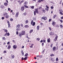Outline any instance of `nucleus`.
<instances>
[{"mask_svg":"<svg viewBox=\"0 0 63 63\" xmlns=\"http://www.w3.org/2000/svg\"><path fill=\"white\" fill-rule=\"evenodd\" d=\"M36 40L37 41H39V40H40V38H38L36 39Z\"/></svg>","mask_w":63,"mask_h":63,"instance_id":"58836bf2","label":"nucleus"},{"mask_svg":"<svg viewBox=\"0 0 63 63\" xmlns=\"http://www.w3.org/2000/svg\"><path fill=\"white\" fill-rule=\"evenodd\" d=\"M60 26V27H61V28H62V25H61Z\"/></svg>","mask_w":63,"mask_h":63,"instance_id":"bf43d9fd","label":"nucleus"},{"mask_svg":"<svg viewBox=\"0 0 63 63\" xmlns=\"http://www.w3.org/2000/svg\"><path fill=\"white\" fill-rule=\"evenodd\" d=\"M21 11H23L24 10V6H22L21 7Z\"/></svg>","mask_w":63,"mask_h":63,"instance_id":"ddd939ff","label":"nucleus"},{"mask_svg":"<svg viewBox=\"0 0 63 63\" xmlns=\"http://www.w3.org/2000/svg\"><path fill=\"white\" fill-rule=\"evenodd\" d=\"M34 8V6H32L31 7V9H33Z\"/></svg>","mask_w":63,"mask_h":63,"instance_id":"473e14b6","label":"nucleus"},{"mask_svg":"<svg viewBox=\"0 0 63 63\" xmlns=\"http://www.w3.org/2000/svg\"><path fill=\"white\" fill-rule=\"evenodd\" d=\"M33 20H32L31 22V24H32V23H33Z\"/></svg>","mask_w":63,"mask_h":63,"instance_id":"4c0bfd02","label":"nucleus"},{"mask_svg":"<svg viewBox=\"0 0 63 63\" xmlns=\"http://www.w3.org/2000/svg\"><path fill=\"white\" fill-rule=\"evenodd\" d=\"M1 19H4V17H2V18H1Z\"/></svg>","mask_w":63,"mask_h":63,"instance_id":"0e129e2a","label":"nucleus"},{"mask_svg":"<svg viewBox=\"0 0 63 63\" xmlns=\"http://www.w3.org/2000/svg\"><path fill=\"white\" fill-rule=\"evenodd\" d=\"M47 19V17H44V20H46V19Z\"/></svg>","mask_w":63,"mask_h":63,"instance_id":"37998d69","label":"nucleus"},{"mask_svg":"<svg viewBox=\"0 0 63 63\" xmlns=\"http://www.w3.org/2000/svg\"><path fill=\"white\" fill-rule=\"evenodd\" d=\"M4 16H5V17L6 18H8L9 17V16L8 15L7 13H6L5 14Z\"/></svg>","mask_w":63,"mask_h":63,"instance_id":"7ed1b4c3","label":"nucleus"},{"mask_svg":"<svg viewBox=\"0 0 63 63\" xmlns=\"http://www.w3.org/2000/svg\"><path fill=\"white\" fill-rule=\"evenodd\" d=\"M2 39L3 40H5L6 39V38H5V37H2Z\"/></svg>","mask_w":63,"mask_h":63,"instance_id":"cd10ccee","label":"nucleus"},{"mask_svg":"<svg viewBox=\"0 0 63 63\" xmlns=\"http://www.w3.org/2000/svg\"><path fill=\"white\" fill-rule=\"evenodd\" d=\"M24 2V0H22L20 2V4L21 3H23Z\"/></svg>","mask_w":63,"mask_h":63,"instance_id":"c756f323","label":"nucleus"},{"mask_svg":"<svg viewBox=\"0 0 63 63\" xmlns=\"http://www.w3.org/2000/svg\"><path fill=\"white\" fill-rule=\"evenodd\" d=\"M33 19L34 20H36V18H35L33 17Z\"/></svg>","mask_w":63,"mask_h":63,"instance_id":"e2e57ef3","label":"nucleus"},{"mask_svg":"<svg viewBox=\"0 0 63 63\" xmlns=\"http://www.w3.org/2000/svg\"><path fill=\"white\" fill-rule=\"evenodd\" d=\"M4 32H8V31L7 30H6V29H5L4 30Z\"/></svg>","mask_w":63,"mask_h":63,"instance_id":"f704fd0d","label":"nucleus"},{"mask_svg":"<svg viewBox=\"0 0 63 63\" xmlns=\"http://www.w3.org/2000/svg\"><path fill=\"white\" fill-rule=\"evenodd\" d=\"M8 3L6 2H5V3H4V5L5 6H8Z\"/></svg>","mask_w":63,"mask_h":63,"instance_id":"a211bd4d","label":"nucleus"},{"mask_svg":"<svg viewBox=\"0 0 63 63\" xmlns=\"http://www.w3.org/2000/svg\"><path fill=\"white\" fill-rule=\"evenodd\" d=\"M62 0H61L60 2V4H61V3H62Z\"/></svg>","mask_w":63,"mask_h":63,"instance_id":"6e6d98bb","label":"nucleus"},{"mask_svg":"<svg viewBox=\"0 0 63 63\" xmlns=\"http://www.w3.org/2000/svg\"><path fill=\"white\" fill-rule=\"evenodd\" d=\"M19 27H20V25L19 24L17 25L16 26V28H17L16 29V31H19L20 30V29L19 28Z\"/></svg>","mask_w":63,"mask_h":63,"instance_id":"f03ea898","label":"nucleus"},{"mask_svg":"<svg viewBox=\"0 0 63 63\" xmlns=\"http://www.w3.org/2000/svg\"><path fill=\"white\" fill-rule=\"evenodd\" d=\"M49 60H51L52 61V62H54V59L52 58H50Z\"/></svg>","mask_w":63,"mask_h":63,"instance_id":"423d86ee","label":"nucleus"},{"mask_svg":"<svg viewBox=\"0 0 63 63\" xmlns=\"http://www.w3.org/2000/svg\"><path fill=\"white\" fill-rule=\"evenodd\" d=\"M58 38V36H56L55 38V39H54V41H56V40H57Z\"/></svg>","mask_w":63,"mask_h":63,"instance_id":"4468645a","label":"nucleus"},{"mask_svg":"<svg viewBox=\"0 0 63 63\" xmlns=\"http://www.w3.org/2000/svg\"><path fill=\"white\" fill-rule=\"evenodd\" d=\"M19 14V13L18 12H17L16 13V16H15L16 17H18V16Z\"/></svg>","mask_w":63,"mask_h":63,"instance_id":"0eeeda50","label":"nucleus"},{"mask_svg":"<svg viewBox=\"0 0 63 63\" xmlns=\"http://www.w3.org/2000/svg\"><path fill=\"white\" fill-rule=\"evenodd\" d=\"M7 22V23L8 24V28H10V27H11V26H10L11 24H10V22H9L8 21Z\"/></svg>","mask_w":63,"mask_h":63,"instance_id":"39448f33","label":"nucleus"},{"mask_svg":"<svg viewBox=\"0 0 63 63\" xmlns=\"http://www.w3.org/2000/svg\"><path fill=\"white\" fill-rule=\"evenodd\" d=\"M27 58H28V57H25L23 59H24V60H26V59H27Z\"/></svg>","mask_w":63,"mask_h":63,"instance_id":"bb28decb","label":"nucleus"},{"mask_svg":"<svg viewBox=\"0 0 63 63\" xmlns=\"http://www.w3.org/2000/svg\"><path fill=\"white\" fill-rule=\"evenodd\" d=\"M21 53L22 54V56H24V52H23L22 50L21 51Z\"/></svg>","mask_w":63,"mask_h":63,"instance_id":"2eb2a0df","label":"nucleus"},{"mask_svg":"<svg viewBox=\"0 0 63 63\" xmlns=\"http://www.w3.org/2000/svg\"><path fill=\"white\" fill-rule=\"evenodd\" d=\"M34 12H35L37 14L38 13V10L37 9H35V11Z\"/></svg>","mask_w":63,"mask_h":63,"instance_id":"aec40b11","label":"nucleus"},{"mask_svg":"<svg viewBox=\"0 0 63 63\" xmlns=\"http://www.w3.org/2000/svg\"><path fill=\"white\" fill-rule=\"evenodd\" d=\"M46 7L47 8V9H49V8L47 6V5H46Z\"/></svg>","mask_w":63,"mask_h":63,"instance_id":"864d4df0","label":"nucleus"},{"mask_svg":"<svg viewBox=\"0 0 63 63\" xmlns=\"http://www.w3.org/2000/svg\"><path fill=\"white\" fill-rule=\"evenodd\" d=\"M51 20V19H49V22H50Z\"/></svg>","mask_w":63,"mask_h":63,"instance_id":"13d9d810","label":"nucleus"},{"mask_svg":"<svg viewBox=\"0 0 63 63\" xmlns=\"http://www.w3.org/2000/svg\"><path fill=\"white\" fill-rule=\"evenodd\" d=\"M45 9L47 11H48V9H47V8H46Z\"/></svg>","mask_w":63,"mask_h":63,"instance_id":"4d7b16f0","label":"nucleus"},{"mask_svg":"<svg viewBox=\"0 0 63 63\" xmlns=\"http://www.w3.org/2000/svg\"><path fill=\"white\" fill-rule=\"evenodd\" d=\"M0 8H2V9H3V8H4V6L3 5H1L0 6Z\"/></svg>","mask_w":63,"mask_h":63,"instance_id":"c85d7f7f","label":"nucleus"},{"mask_svg":"<svg viewBox=\"0 0 63 63\" xmlns=\"http://www.w3.org/2000/svg\"><path fill=\"white\" fill-rule=\"evenodd\" d=\"M16 34L17 35H18V32H16Z\"/></svg>","mask_w":63,"mask_h":63,"instance_id":"680f3d73","label":"nucleus"},{"mask_svg":"<svg viewBox=\"0 0 63 63\" xmlns=\"http://www.w3.org/2000/svg\"><path fill=\"white\" fill-rule=\"evenodd\" d=\"M37 30H39V29L40 28V27L39 26H37Z\"/></svg>","mask_w":63,"mask_h":63,"instance_id":"b1692460","label":"nucleus"},{"mask_svg":"<svg viewBox=\"0 0 63 63\" xmlns=\"http://www.w3.org/2000/svg\"><path fill=\"white\" fill-rule=\"evenodd\" d=\"M26 38H27L28 39H29V37H28V34H27V36H26Z\"/></svg>","mask_w":63,"mask_h":63,"instance_id":"3c124183","label":"nucleus"},{"mask_svg":"<svg viewBox=\"0 0 63 63\" xmlns=\"http://www.w3.org/2000/svg\"><path fill=\"white\" fill-rule=\"evenodd\" d=\"M28 55V53H26L24 55V56H27Z\"/></svg>","mask_w":63,"mask_h":63,"instance_id":"393cba45","label":"nucleus"},{"mask_svg":"<svg viewBox=\"0 0 63 63\" xmlns=\"http://www.w3.org/2000/svg\"><path fill=\"white\" fill-rule=\"evenodd\" d=\"M24 27L25 28H28L29 27V26L27 25H25V26Z\"/></svg>","mask_w":63,"mask_h":63,"instance_id":"4be33fe9","label":"nucleus"},{"mask_svg":"<svg viewBox=\"0 0 63 63\" xmlns=\"http://www.w3.org/2000/svg\"><path fill=\"white\" fill-rule=\"evenodd\" d=\"M7 36H9V35H10V34L9 33H7Z\"/></svg>","mask_w":63,"mask_h":63,"instance_id":"c03bdc74","label":"nucleus"},{"mask_svg":"<svg viewBox=\"0 0 63 63\" xmlns=\"http://www.w3.org/2000/svg\"><path fill=\"white\" fill-rule=\"evenodd\" d=\"M24 7H25V8H28V6H27L26 5H24Z\"/></svg>","mask_w":63,"mask_h":63,"instance_id":"a878e982","label":"nucleus"},{"mask_svg":"<svg viewBox=\"0 0 63 63\" xmlns=\"http://www.w3.org/2000/svg\"><path fill=\"white\" fill-rule=\"evenodd\" d=\"M13 47L14 49H16L17 47V46L16 45H14Z\"/></svg>","mask_w":63,"mask_h":63,"instance_id":"6e6552de","label":"nucleus"},{"mask_svg":"<svg viewBox=\"0 0 63 63\" xmlns=\"http://www.w3.org/2000/svg\"><path fill=\"white\" fill-rule=\"evenodd\" d=\"M12 15H15V13L14 12H13L12 13Z\"/></svg>","mask_w":63,"mask_h":63,"instance_id":"338daca9","label":"nucleus"},{"mask_svg":"<svg viewBox=\"0 0 63 63\" xmlns=\"http://www.w3.org/2000/svg\"><path fill=\"white\" fill-rule=\"evenodd\" d=\"M56 27H59V26L58 25H56Z\"/></svg>","mask_w":63,"mask_h":63,"instance_id":"a19ab883","label":"nucleus"},{"mask_svg":"<svg viewBox=\"0 0 63 63\" xmlns=\"http://www.w3.org/2000/svg\"><path fill=\"white\" fill-rule=\"evenodd\" d=\"M4 53H6L7 52L6 51H4L3 52Z\"/></svg>","mask_w":63,"mask_h":63,"instance_id":"de8ad7c7","label":"nucleus"},{"mask_svg":"<svg viewBox=\"0 0 63 63\" xmlns=\"http://www.w3.org/2000/svg\"><path fill=\"white\" fill-rule=\"evenodd\" d=\"M56 61H58V58H57L56 59Z\"/></svg>","mask_w":63,"mask_h":63,"instance_id":"72a5a7b5","label":"nucleus"},{"mask_svg":"<svg viewBox=\"0 0 63 63\" xmlns=\"http://www.w3.org/2000/svg\"><path fill=\"white\" fill-rule=\"evenodd\" d=\"M34 16H35L36 15V12L34 11Z\"/></svg>","mask_w":63,"mask_h":63,"instance_id":"e433bc0d","label":"nucleus"},{"mask_svg":"<svg viewBox=\"0 0 63 63\" xmlns=\"http://www.w3.org/2000/svg\"><path fill=\"white\" fill-rule=\"evenodd\" d=\"M26 23H27L28 22V20H27L25 22Z\"/></svg>","mask_w":63,"mask_h":63,"instance_id":"ea45409f","label":"nucleus"},{"mask_svg":"<svg viewBox=\"0 0 63 63\" xmlns=\"http://www.w3.org/2000/svg\"><path fill=\"white\" fill-rule=\"evenodd\" d=\"M61 19H63V16H62L61 17Z\"/></svg>","mask_w":63,"mask_h":63,"instance_id":"774afa93","label":"nucleus"},{"mask_svg":"<svg viewBox=\"0 0 63 63\" xmlns=\"http://www.w3.org/2000/svg\"><path fill=\"white\" fill-rule=\"evenodd\" d=\"M35 25V22H33V23L32 25V26H34Z\"/></svg>","mask_w":63,"mask_h":63,"instance_id":"7c9ffc66","label":"nucleus"},{"mask_svg":"<svg viewBox=\"0 0 63 63\" xmlns=\"http://www.w3.org/2000/svg\"><path fill=\"white\" fill-rule=\"evenodd\" d=\"M42 11L43 12H44V13H45V10L44 9H43L42 10Z\"/></svg>","mask_w":63,"mask_h":63,"instance_id":"5fc2aeb1","label":"nucleus"},{"mask_svg":"<svg viewBox=\"0 0 63 63\" xmlns=\"http://www.w3.org/2000/svg\"><path fill=\"white\" fill-rule=\"evenodd\" d=\"M20 25L21 27H23V24H20Z\"/></svg>","mask_w":63,"mask_h":63,"instance_id":"052dcab7","label":"nucleus"},{"mask_svg":"<svg viewBox=\"0 0 63 63\" xmlns=\"http://www.w3.org/2000/svg\"><path fill=\"white\" fill-rule=\"evenodd\" d=\"M56 16V15H54L53 17V18H55Z\"/></svg>","mask_w":63,"mask_h":63,"instance_id":"79ce46f5","label":"nucleus"},{"mask_svg":"<svg viewBox=\"0 0 63 63\" xmlns=\"http://www.w3.org/2000/svg\"><path fill=\"white\" fill-rule=\"evenodd\" d=\"M49 29L50 30V31H51L52 30L51 29V28L50 27H49Z\"/></svg>","mask_w":63,"mask_h":63,"instance_id":"603ef678","label":"nucleus"},{"mask_svg":"<svg viewBox=\"0 0 63 63\" xmlns=\"http://www.w3.org/2000/svg\"><path fill=\"white\" fill-rule=\"evenodd\" d=\"M25 31H22L21 33L20 32L19 34V37H21L22 36L24 35H25Z\"/></svg>","mask_w":63,"mask_h":63,"instance_id":"f257e3e1","label":"nucleus"},{"mask_svg":"<svg viewBox=\"0 0 63 63\" xmlns=\"http://www.w3.org/2000/svg\"><path fill=\"white\" fill-rule=\"evenodd\" d=\"M52 24L53 26L55 25V22L54 21H53L52 23Z\"/></svg>","mask_w":63,"mask_h":63,"instance_id":"9d476101","label":"nucleus"},{"mask_svg":"<svg viewBox=\"0 0 63 63\" xmlns=\"http://www.w3.org/2000/svg\"><path fill=\"white\" fill-rule=\"evenodd\" d=\"M7 44V45H9V44H10V42H8Z\"/></svg>","mask_w":63,"mask_h":63,"instance_id":"69168bd1","label":"nucleus"},{"mask_svg":"<svg viewBox=\"0 0 63 63\" xmlns=\"http://www.w3.org/2000/svg\"><path fill=\"white\" fill-rule=\"evenodd\" d=\"M49 34L50 35H53L54 34V32H50Z\"/></svg>","mask_w":63,"mask_h":63,"instance_id":"1a4fd4ad","label":"nucleus"},{"mask_svg":"<svg viewBox=\"0 0 63 63\" xmlns=\"http://www.w3.org/2000/svg\"><path fill=\"white\" fill-rule=\"evenodd\" d=\"M60 21L61 23H62L63 22V21L62 20L60 19Z\"/></svg>","mask_w":63,"mask_h":63,"instance_id":"c9c22d12","label":"nucleus"},{"mask_svg":"<svg viewBox=\"0 0 63 63\" xmlns=\"http://www.w3.org/2000/svg\"><path fill=\"white\" fill-rule=\"evenodd\" d=\"M43 41L44 43H45L46 42V40H43Z\"/></svg>","mask_w":63,"mask_h":63,"instance_id":"a18cd8bd","label":"nucleus"},{"mask_svg":"<svg viewBox=\"0 0 63 63\" xmlns=\"http://www.w3.org/2000/svg\"><path fill=\"white\" fill-rule=\"evenodd\" d=\"M43 1H44V0H38V2L40 3L41 2H43Z\"/></svg>","mask_w":63,"mask_h":63,"instance_id":"412c9836","label":"nucleus"},{"mask_svg":"<svg viewBox=\"0 0 63 63\" xmlns=\"http://www.w3.org/2000/svg\"><path fill=\"white\" fill-rule=\"evenodd\" d=\"M47 42L48 43H49L50 42V38H48L47 40Z\"/></svg>","mask_w":63,"mask_h":63,"instance_id":"f3484780","label":"nucleus"},{"mask_svg":"<svg viewBox=\"0 0 63 63\" xmlns=\"http://www.w3.org/2000/svg\"><path fill=\"white\" fill-rule=\"evenodd\" d=\"M10 20L11 21H12L13 20V18H11L10 19Z\"/></svg>","mask_w":63,"mask_h":63,"instance_id":"49530a36","label":"nucleus"},{"mask_svg":"<svg viewBox=\"0 0 63 63\" xmlns=\"http://www.w3.org/2000/svg\"><path fill=\"white\" fill-rule=\"evenodd\" d=\"M27 2L26 1L24 3V5H27Z\"/></svg>","mask_w":63,"mask_h":63,"instance_id":"dca6fc26","label":"nucleus"},{"mask_svg":"<svg viewBox=\"0 0 63 63\" xmlns=\"http://www.w3.org/2000/svg\"><path fill=\"white\" fill-rule=\"evenodd\" d=\"M56 49V47H53V50L54 51H55V50Z\"/></svg>","mask_w":63,"mask_h":63,"instance_id":"9b49d317","label":"nucleus"},{"mask_svg":"<svg viewBox=\"0 0 63 63\" xmlns=\"http://www.w3.org/2000/svg\"><path fill=\"white\" fill-rule=\"evenodd\" d=\"M23 16H25L26 15V13H24L23 14Z\"/></svg>","mask_w":63,"mask_h":63,"instance_id":"2f4dec72","label":"nucleus"},{"mask_svg":"<svg viewBox=\"0 0 63 63\" xmlns=\"http://www.w3.org/2000/svg\"><path fill=\"white\" fill-rule=\"evenodd\" d=\"M11 57L12 59H14L15 58V56L11 54Z\"/></svg>","mask_w":63,"mask_h":63,"instance_id":"f8f14e48","label":"nucleus"},{"mask_svg":"<svg viewBox=\"0 0 63 63\" xmlns=\"http://www.w3.org/2000/svg\"><path fill=\"white\" fill-rule=\"evenodd\" d=\"M51 56H54V55L53 54H51V55H50Z\"/></svg>","mask_w":63,"mask_h":63,"instance_id":"8fccbe9b","label":"nucleus"},{"mask_svg":"<svg viewBox=\"0 0 63 63\" xmlns=\"http://www.w3.org/2000/svg\"><path fill=\"white\" fill-rule=\"evenodd\" d=\"M8 10L9 11H11V9L10 8H8Z\"/></svg>","mask_w":63,"mask_h":63,"instance_id":"09e8293b","label":"nucleus"},{"mask_svg":"<svg viewBox=\"0 0 63 63\" xmlns=\"http://www.w3.org/2000/svg\"><path fill=\"white\" fill-rule=\"evenodd\" d=\"M59 13L60 15H63V14L62 13V12H63V10H59Z\"/></svg>","mask_w":63,"mask_h":63,"instance_id":"20e7f679","label":"nucleus"},{"mask_svg":"<svg viewBox=\"0 0 63 63\" xmlns=\"http://www.w3.org/2000/svg\"><path fill=\"white\" fill-rule=\"evenodd\" d=\"M33 31V30H31L30 31L29 33H32Z\"/></svg>","mask_w":63,"mask_h":63,"instance_id":"5701e85b","label":"nucleus"},{"mask_svg":"<svg viewBox=\"0 0 63 63\" xmlns=\"http://www.w3.org/2000/svg\"><path fill=\"white\" fill-rule=\"evenodd\" d=\"M11 46L9 45L8 46V47H7L8 49H10L11 48Z\"/></svg>","mask_w":63,"mask_h":63,"instance_id":"6ab92c4d","label":"nucleus"}]
</instances>
